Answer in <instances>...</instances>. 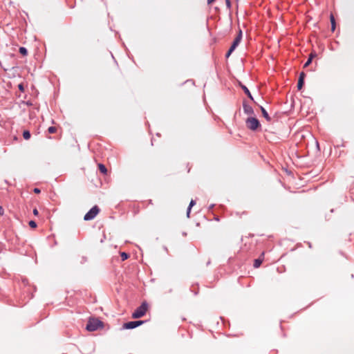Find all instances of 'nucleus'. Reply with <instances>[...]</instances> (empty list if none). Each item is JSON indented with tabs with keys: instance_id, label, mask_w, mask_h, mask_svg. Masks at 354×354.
Returning a JSON list of instances; mask_svg holds the SVG:
<instances>
[{
	"instance_id": "obj_1",
	"label": "nucleus",
	"mask_w": 354,
	"mask_h": 354,
	"mask_svg": "<svg viewBox=\"0 0 354 354\" xmlns=\"http://www.w3.org/2000/svg\"><path fill=\"white\" fill-rule=\"evenodd\" d=\"M103 326V322L98 319L91 318L88 321L86 329L88 331H95Z\"/></svg>"
},
{
	"instance_id": "obj_2",
	"label": "nucleus",
	"mask_w": 354,
	"mask_h": 354,
	"mask_svg": "<svg viewBox=\"0 0 354 354\" xmlns=\"http://www.w3.org/2000/svg\"><path fill=\"white\" fill-rule=\"evenodd\" d=\"M148 304L146 301L142 303V304L138 307L132 314V317L134 319H138L144 316L147 311Z\"/></svg>"
},
{
	"instance_id": "obj_3",
	"label": "nucleus",
	"mask_w": 354,
	"mask_h": 354,
	"mask_svg": "<svg viewBox=\"0 0 354 354\" xmlns=\"http://www.w3.org/2000/svg\"><path fill=\"white\" fill-rule=\"evenodd\" d=\"M245 124L247 127L252 131H255L260 127L259 120L253 117L248 118L245 121Z\"/></svg>"
},
{
	"instance_id": "obj_4",
	"label": "nucleus",
	"mask_w": 354,
	"mask_h": 354,
	"mask_svg": "<svg viewBox=\"0 0 354 354\" xmlns=\"http://www.w3.org/2000/svg\"><path fill=\"white\" fill-rule=\"evenodd\" d=\"M100 212V208L95 205L93 206L84 216V221H91Z\"/></svg>"
},
{
	"instance_id": "obj_5",
	"label": "nucleus",
	"mask_w": 354,
	"mask_h": 354,
	"mask_svg": "<svg viewBox=\"0 0 354 354\" xmlns=\"http://www.w3.org/2000/svg\"><path fill=\"white\" fill-rule=\"evenodd\" d=\"M145 322L144 321H131L124 323L122 328L124 329H133L140 325H142Z\"/></svg>"
},
{
	"instance_id": "obj_6",
	"label": "nucleus",
	"mask_w": 354,
	"mask_h": 354,
	"mask_svg": "<svg viewBox=\"0 0 354 354\" xmlns=\"http://www.w3.org/2000/svg\"><path fill=\"white\" fill-rule=\"evenodd\" d=\"M243 37V32L241 29L239 30L238 34L236 37H235L234 41L232 42L231 47L236 49V48L239 46L240 42L241 41Z\"/></svg>"
},
{
	"instance_id": "obj_7",
	"label": "nucleus",
	"mask_w": 354,
	"mask_h": 354,
	"mask_svg": "<svg viewBox=\"0 0 354 354\" xmlns=\"http://www.w3.org/2000/svg\"><path fill=\"white\" fill-rule=\"evenodd\" d=\"M243 111L245 114H248V115H252L254 113V110L252 109V107L249 105L246 101H243Z\"/></svg>"
},
{
	"instance_id": "obj_8",
	"label": "nucleus",
	"mask_w": 354,
	"mask_h": 354,
	"mask_svg": "<svg viewBox=\"0 0 354 354\" xmlns=\"http://www.w3.org/2000/svg\"><path fill=\"white\" fill-rule=\"evenodd\" d=\"M306 77V74L304 72H301L299 73L298 82H297V88L298 90H301L304 84V79Z\"/></svg>"
},
{
	"instance_id": "obj_9",
	"label": "nucleus",
	"mask_w": 354,
	"mask_h": 354,
	"mask_svg": "<svg viewBox=\"0 0 354 354\" xmlns=\"http://www.w3.org/2000/svg\"><path fill=\"white\" fill-rule=\"evenodd\" d=\"M241 88L243 90L244 93L247 95V96L251 100H254L253 99V97L250 93V91H249V89L245 86V85H243V84H241Z\"/></svg>"
},
{
	"instance_id": "obj_10",
	"label": "nucleus",
	"mask_w": 354,
	"mask_h": 354,
	"mask_svg": "<svg viewBox=\"0 0 354 354\" xmlns=\"http://www.w3.org/2000/svg\"><path fill=\"white\" fill-rule=\"evenodd\" d=\"M261 109V113H262V115L263 116L266 118V120L267 121H270L271 120V118L270 117V115H268V112L266 111V110L263 107V106H261L260 107Z\"/></svg>"
},
{
	"instance_id": "obj_11",
	"label": "nucleus",
	"mask_w": 354,
	"mask_h": 354,
	"mask_svg": "<svg viewBox=\"0 0 354 354\" xmlns=\"http://www.w3.org/2000/svg\"><path fill=\"white\" fill-rule=\"evenodd\" d=\"M98 168H99L100 171L102 174H106V173H107V169H106V167H105V165H104L101 164V163H100V164H99V165H98Z\"/></svg>"
},
{
	"instance_id": "obj_12",
	"label": "nucleus",
	"mask_w": 354,
	"mask_h": 354,
	"mask_svg": "<svg viewBox=\"0 0 354 354\" xmlns=\"http://www.w3.org/2000/svg\"><path fill=\"white\" fill-rule=\"evenodd\" d=\"M262 262H263V259H261V257L255 259L254 261V267L256 268H259L261 266V264L262 263Z\"/></svg>"
},
{
	"instance_id": "obj_13",
	"label": "nucleus",
	"mask_w": 354,
	"mask_h": 354,
	"mask_svg": "<svg viewBox=\"0 0 354 354\" xmlns=\"http://www.w3.org/2000/svg\"><path fill=\"white\" fill-rule=\"evenodd\" d=\"M330 19L331 23V30L332 31H334L335 29V20L333 15H330Z\"/></svg>"
},
{
	"instance_id": "obj_14",
	"label": "nucleus",
	"mask_w": 354,
	"mask_h": 354,
	"mask_svg": "<svg viewBox=\"0 0 354 354\" xmlns=\"http://www.w3.org/2000/svg\"><path fill=\"white\" fill-rule=\"evenodd\" d=\"M120 257L122 261L127 260L129 257V254L127 252H120Z\"/></svg>"
},
{
	"instance_id": "obj_15",
	"label": "nucleus",
	"mask_w": 354,
	"mask_h": 354,
	"mask_svg": "<svg viewBox=\"0 0 354 354\" xmlns=\"http://www.w3.org/2000/svg\"><path fill=\"white\" fill-rule=\"evenodd\" d=\"M30 133L29 131L28 130H25L24 132H23V137L25 140H28L30 138Z\"/></svg>"
},
{
	"instance_id": "obj_16",
	"label": "nucleus",
	"mask_w": 354,
	"mask_h": 354,
	"mask_svg": "<svg viewBox=\"0 0 354 354\" xmlns=\"http://www.w3.org/2000/svg\"><path fill=\"white\" fill-rule=\"evenodd\" d=\"M19 51L24 56H26L28 54V50L25 47H20Z\"/></svg>"
},
{
	"instance_id": "obj_17",
	"label": "nucleus",
	"mask_w": 354,
	"mask_h": 354,
	"mask_svg": "<svg viewBox=\"0 0 354 354\" xmlns=\"http://www.w3.org/2000/svg\"><path fill=\"white\" fill-rule=\"evenodd\" d=\"M57 131V129L55 127H50L48 129V131L50 133H55Z\"/></svg>"
},
{
	"instance_id": "obj_18",
	"label": "nucleus",
	"mask_w": 354,
	"mask_h": 354,
	"mask_svg": "<svg viewBox=\"0 0 354 354\" xmlns=\"http://www.w3.org/2000/svg\"><path fill=\"white\" fill-rule=\"evenodd\" d=\"M29 225L32 228H35L37 227V223L34 221H29Z\"/></svg>"
},
{
	"instance_id": "obj_19",
	"label": "nucleus",
	"mask_w": 354,
	"mask_h": 354,
	"mask_svg": "<svg viewBox=\"0 0 354 354\" xmlns=\"http://www.w3.org/2000/svg\"><path fill=\"white\" fill-rule=\"evenodd\" d=\"M196 204V201L193 199L191 200L190 203H189V205L188 206V207L189 208V209H192V207L195 205Z\"/></svg>"
},
{
	"instance_id": "obj_20",
	"label": "nucleus",
	"mask_w": 354,
	"mask_h": 354,
	"mask_svg": "<svg viewBox=\"0 0 354 354\" xmlns=\"http://www.w3.org/2000/svg\"><path fill=\"white\" fill-rule=\"evenodd\" d=\"M312 62V58H308L306 62L304 64V67H307Z\"/></svg>"
},
{
	"instance_id": "obj_21",
	"label": "nucleus",
	"mask_w": 354,
	"mask_h": 354,
	"mask_svg": "<svg viewBox=\"0 0 354 354\" xmlns=\"http://www.w3.org/2000/svg\"><path fill=\"white\" fill-rule=\"evenodd\" d=\"M18 88L21 91V92H24V84H19L18 85Z\"/></svg>"
},
{
	"instance_id": "obj_22",
	"label": "nucleus",
	"mask_w": 354,
	"mask_h": 354,
	"mask_svg": "<svg viewBox=\"0 0 354 354\" xmlns=\"http://www.w3.org/2000/svg\"><path fill=\"white\" fill-rule=\"evenodd\" d=\"M226 6L228 8H230L231 7V1L230 0H225Z\"/></svg>"
},
{
	"instance_id": "obj_23",
	"label": "nucleus",
	"mask_w": 354,
	"mask_h": 354,
	"mask_svg": "<svg viewBox=\"0 0 354 354\" xmlns=\"http://www.w3.org/2000/svg\"><path fill=\"white\" fill-rule=\"evenodd\" d=\"M33 192H34L35 194H39V193L41 192V190H40L39 188L35 187V188H34Z\"/></svg>"
},
{
	"instance_id": "obj_24",
	"label": "nucleus",
	"mask_w": 354,
	"mask_h": 354,
	"mask_svg": "<svg viewBox=\"0 0 354 354\" xmlns=\"http://www.w3.org/2000/svg\"><path fill=\"white\" fill-rule=\"evenodd\" d=\"M32 212H33V214L35 215V216H37L38 214H39V212H38V210L36 208H35L33 209Z\"/></svg>"
},
{
	"instance_id": "obj_25",
	"label": "nucleus",
	"mask_w": 354,
	"mask_h": 354,
	"mask_svg": "<svg viewBox=\"0 0 354 354\" xmlns=\"http://www.w3.org/2000/svg\"><path fill=\"white\" fill-rule=\"evenodd\" d=\"M4 214L3 208L0 206V216H2Z\"/></svg>"
},
{
	"instance_id": "obj_26",
	"label": "nucleus",
	"mask_w": 354,
	"mask_h": 354,
	"mask_svg": "<svg viewBox=\"0 0 354 354\" xmlns=\"http://www.w3.org/2000/svg\"><path fill=\"white\" fill-rule=\"evenodd\" d=\"M190 212H191V209H189V207H187V216L188 218H189Z\"/></svg>"
},
{
	"instance_id": "obj_27",
	"label": "nucleus",
	"mask_w": 354,
	"mask_h": 354,
	"mask_svg": "<svg viewBox=\"0 0 354 354\" xmlns=\"http://www.w3.org/2000/svg\"><path fill=\"white\" fill-rule=\"evenodd\" d=\"M235 49L230 46V49L228 50V52L230 53H232Z\"/></svg>"
},
{
	"instance_id": "obj_28",
	"label": "nucleus",
	"mask_w": 354,
	"mask_h": 354,
	"mask_svg": "<svg viewBox=\"0 0 354 354\" xmlns=\"http://www.w3.org/2000/svg\"><path fill=\"white\" fill-rule=\"evenodd\" d=\"M231 54H232V53H230V52H228V51H227V52L226 53L225 57H226V58H228V57L230 56V55H231Z\"/></svg>"
},
{
	"instance_id": "obj_29",
	"label": "nucleus",
	"mask_w": 354,
	"mask_h": 354,
	"mask_svg": "<svg viewBox=\"0 0 354 354\" xmlns=\"http://www.w3.org/2000/svg\"><path fill=\"white\" fill-rule=\"evenodd\" d=\"M215 0H207V3L211 4Z\"/></svg>"
},
{
	"instance_id": "obj_30",
	"label": "nucleus",
	"mask_w": 354,
	"mask_h": 354,
	"mask_svg": "<svg viewBox=\"0 0 354 354\" xmlns=\"http://www.w3.org/2000/svg\"><path fill=\"white\" fill-rule=\"evenodd\" d=\"M214 204L210 205L209 207V209H212L214 208Z\"/></svg>"
},
{
	"instance_id": "obj_31",
	"label": "nucleus",
	"mask_w": 354,
	"mask_h": 354,
	"mask_svg": "<svg viewBox=\"0 0 354 354\" xmlns=\"http://www.w3.org/2000/svg\"><path fill=\"white\" fill-rule=\"evenodd\" d=\"M309 58H312V59H313V55H310V57H309Z\"/></svg>"
}]
</instances>
